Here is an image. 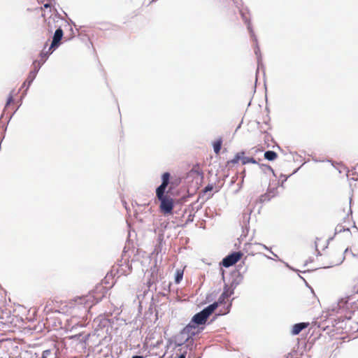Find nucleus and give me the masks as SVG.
Listing matches in <instances>:
<instances>
[{
	"mask_svg": "<svg viewBox=\"0 0 358 358\" xmlns=\"http://www.w3.org/2000/svg\"><path fill=\"white\" fill-rule=\"evenodd\" d=\"M336 231H339V232H341V227L338 226V227L336 228Z\"/></svg>",
	"mask_w": 358,
	"mask_h": 358,
	"instance_id": "nucleus-26",
	"label": "nucleus"
},
{
	"mask_svg": "<svg viewBox=\"0 0 358 358\" xmlns=\"http://www.w3.org/2000/svg\"><path fill=\"white\" fill-rule=\"evenodd\" d=\"M240 13H241V15L242 17L243 20L248 25V29H250V20L249 14L247 13H245L243 10H241Z\"/></svg>",
	"mask_w": 358,
	"mask_h": 358,
	"instance_id": "nucleus-14",
	"label": "nucleus"
},
{
	"mask_svg": "<svg viewBox=\"0 0 358 358\" xmlns=\"http://www.w3.org/2000/svg\"><path fill=\"white\" fill-rule=\"evenodd\" d=\"M61 304L55 300H48L44 307V312L46 314L51 313H65L66 310L64 308H60Z\"/></svg>",
	"mask_w": 358,
	"mask_h": 358,
	"instance_id": "nucleus-7",
	"label": "nucleus"
},
{
	"mask_svg": "<svg viewBox=\"0 0 358 358\" xmlns=\"http://www.w3.org/2000/svg\"><path fill=\"white\" fill-rule=\"evenodd\" d=\"M80 336V334H76L74 336H72L71 338H78Z\"/></svg>",
	"mask_w": 358,
	"mask_h": 358,
	"instance_id": "nucleus-24",
	"label": "nucleus"
},
{
	"mask_svg": "<svg viewBox=\"0 0 358 358\" xmlns=\"http://www.w3.org/2000/svg\"><path fill=\"white\" fill-rule=\"evenodd\" d=\"M267 249L266 245L258 243H249L245 245L244 250L249 255H255L261 252L262 249Z\"/></svg>",
	"mask_w": 358,
	"mask_h": 358,
	"instance_id": "nucleus-8",
	"label": "nucleus"
},
{
	"mask_svg": "<svg viewBox=\"0 0 358 358\" xmlns=\"http://www.w3.org/2000/svg\"><path fill=\"white\" fill-rule=\"evenodd\" d=\"M13 96H12V94H10L7 99V101H6V106H9L10 104V103L13 102Z\"/></svg>",
	"mask_w": 358,
	"mask_h": 358,
	"instance_id": "nucleus-19",
	"label": "nucleus"
},
{
	"mask_svg": "<svg viewBox=\"0 0 358 358\" xmlns=\"http://www.w3.org/2000/svg\"><path fill=\"white\" fill-rule=\"evenodd\" d=\"M52 22L55 23V18L49 17L47 20V27L48 31L49 33H52L53 29H56L55 34L53 36L52 41L50 46L48 48V50L45 52L44 50L41 53V57H42V60L43 62L45 61L46 58L50 55L53 51L57 48L60 45V41L63 37V30L61 29L59 26L57 24H55L52 27Z\"/></svg>",
	"mask_w": 358,
	"mask_h": 358,
	"instance_id": "nucleus-2",
	"label": "nucleus"
},
{
	"mask_svg": "<svg viewBox=\"0 0 358 358\" xmlns=\"http://www.w3.org/2000/svg\"><path fill=\"white\" fill-rule=\"evenodd\" d=\"M50 354V350H45L43 353V358L45 357L46 355H48Z\"/></svg>",
	"mask_w": 358,
	"mask_h": 358,
	"instance_id": "nucleus-23",
	"label": "nucleus"
},
{
	"mask_svg": "<svg viewBox=\"0 0 358 358\" xmlns=\"http://www.w3.org/2000/svg\"><path fill=\"white\" fill-rule=\"evenodd\" d=\"M357 292H358V289H357Z\"/></svg>",
	"mask_w": 358,
	"mask_h": 358,
	"instance_id": "nucleus-29",
	"label": "nucleus"
},
{
	"mask_svg": "<svg viewBox=\"0 0 358 358\" xmlns=\"http://www.w3.org/2000/svg\"><path fill=\"white\" fill-rule=\"evenodd\" d=\"M180 182V179L176 182L171 181V174L169 172H165L162 176V184L156 189V196L160 201L159 210L164 215L172 214L174 208L173 199L165 194L166 189L170 185L169 191H171L173 189V185H177Z\"/></svg>",
	"mask_w": 358,
	"mask_h": 358,
	"instance_id": "nucleus-1",
	"label": "nucleus"
},
{
	"mask_svg": "<svg viewBox=\"0 0 358 358\" xmlns=\"http://www.w3.org/2000/svg\"><path fill=\"white\" fill-rule=\"evenodd\" d=\"M264 157L268 161H273L278 157V155L274 151L268 150L265 152Z\"/></svg>",
	"mask_w": 358,
	"mask_h": 358,
	"instance_id": "nucleus-12",
	"label": "nucleus"
},
{
	"mask_svg": "<svg viewBox=\"0 0 358 358\" xmlns=\"http://www.w3.org/2000/svg\"><path fill=\"white\" fill-rule=\"evenodd\" d=\"M184 271L183 269H177L176 271L175 282L178 284L182 280Z\"/></svg>",
	"mask_w": 358,
	"mask_h": 358,
	"instance_id": "nucleus-13",
	"label": "nucleus"
},
{
	"mask_svg": "<svg viewBox=\"0 0 358 358\" xmlns=\"http://www.w3.org/2000/svg\"><path fill=\"white\" fill-rule=\"evenodd\" d=\"M310 325L309 322H301L293 325L291 334L294 336L298 335L303 329L307 328Z\"/></svg>",
	"mask_w": 358,
	"mask_h": 358,
	"instance_id": "nucleus-10",
	"label": "nucleus"
},
{
	"mask_svg": "<svg viewBox=\"0 0 358 358\" xmlns=\"http://www.w3.org/2000/svg\"><path fill=\"white\" fill-rule=\"evenodd\" d=\"M132 358H144L143 356H134Z\"/></svg>",
	"mask_w": 358,
	"mask_h": 358,
	"instance_id": "nucleus-27",
	"label": "nucleus"
},
{
	"mask_svg": "<svg viewBox=\"0 0 358 358\" xmlns=\"http://www.w3.org/2000/svg\"><path fill=\"white\" fill-rule=\"evenodd\" d=\"M213 189V185H207L205 187L204 192H208L212 191Z\"/></svg>",
	"mask_w": 358,
	"mask_h": 358,
	"instance_id": "nucleus-18",
	"label": "nucleus"
},
{
	"mask_svg": "<svg viewBox=\"0 0 358 358\" xmlns=\"http://www.w3.org/2000/svg\"><path fill=\"white\" fill-rule=\"evenodd\" d=\"M242 253L240 252H233L223 259L222 264L224 267H229L238 262L242 257Z\"/></svg>",
	"mask_w": 358,
	"mask_h": 358,
	"instance_id": "nucleus-9",
	"label": "nucleus"
},
{
	"mask_svg": "<svg viewBox=\"0 0 358 358\" xmlns=\"http://www.w3.org/2000/svg\"><path fill=\"white\" fill-rule=\"evenodd\" d=\"M222 145V138H219L216 141H215L213 143V150L215 154L218 155L220 152L221 148Z\"/></svg>",
	"mask_w": 358,
	"mask_h": 358,
	"instance_id": "nucleus-11",
	"label": "nucleus"
},
{
	"mask_svg": "<svg viewBox=\"0 0 358 358\" xmlns=\"http://www.w3.org/2000/svg\"><path fill=\"white\" fill-rule=\"evenodd\" d=\"M186 355H187V351H184L182 352H181L177 358H186Z\"/></svg>",
	"mask_w": 358,
	"mask_h": 358,
	"instance_id": "nucleus-20",
	"label": "nucleus"
},
{
	"mask_svg": "<svg viewBox=\"0 0 358 358\" xmlns=\"http://www.w3.org/2000/svg\"><path fill=\"white\" fill-rule=\"evenodd\" d=\"M99 302V300L96 299L94 295L90 294L88 295L84 296H79L75 298L72 301L70 302L71 304H81L84 305L85 307L91 308Z\"/></svg>",
	"mask_w": 358,
	"mask_h": 358,
	"instance_id": "nucleus-5",
	"label": "nucleus"
},
{
	"mask_svg": "<svg viewBox=\"0 0 358 358\" xmlns=\"http://www.w3.org/2000/svg\"><path fill=\"white\" fill-rule=\"evenodd\" d=\"M42 15L45 17V13H43Z\"/></svg>",
	"mask_w": 358,
	"mask_h": 358,
	"instance_id": "nucleus-28",
	"label": "nucleus"
},
{
	"mask_svg": "<svg viewBox=\"0 0 358 358\" xmlns=\"http://www.w3.org/2000/svg\"><path fill=\"white\" fill-rule=\"evenodd\" d=\"M239 161L241 162V164L243 165H245L247 164H258L257 160L255 158L246 156L245 152L241 151V152H237L234 155V157L232 159L227 162V166H229L231 164H236Z\"/></svg>",
	"mask_w": 358,
	"mask_h": 358,
	"instance_id": "nucleus-4",
	"label": "nucleus"
},
{
	"mask_svg": "<svg viewBox=\"0 0 358 358\" xmlns=\"http://www.w3.org/2000/svg\"><path fill=\"white\" fill-rule=\"evenodd\" d=\"M35 76H36V72H34V71L30 72L27 80L24 82V84L26 83H28V85H29L31 84V83L32 82V80L34 79Z\"/></svg>",
	"mask_w": 358,
	"mask_h": 358,
	"instance_id": "nucleus-16",
	"label": "nucleus"
},
{
	"mask_svg": "<svg viewBox=\"0 0 358 358\" xmlns=\"http://www.w3.org/2000/svg\"><path fill=\"white\" fill-rule=\"evenodd\" d=\"M213 304H216V308L221 307L218 313L221 315L227 314L229 312L230 308L231 306V303L229 302V299L224 296L223 294H221L217 301L213 303Z\"/></svg>",
	"mask_w": 358,
	"mask_h": 358,
	"instance_id": "nucleus-6",
	"label": "nucleus"
},
{
	"mask_svg": "<svg viewBox=\"0 0 358 358\" xmlns=\"http://www.w3.org/2000/svg\"><path fill=\"white\" fill-rule=\"evenodd\" d=\"M216 309V304H210L205 308L201 312L196 313L192 318V322L197 324H203L207 321L208 317Z\"/></svg>",
	"mask_w": 358,
	"mask_h": 358,
	"instance_id": "nucleus-3",
	"label": "nucleus"
},
{
	"mask_svg": "<svg viewBox=\"0 0 358 358\" xmlns=\"http://www.w3.org/2000/svg\"><path fill=\"white\" fill-rule=\"evenodd\" d=\"M343 259H344V257H343V255L341 254L340 256H339V258L337 260L332 262L331 264H334V265H338L341 263H342Z\"/></svg>",
	"mask_w": 358,
	"mask_h": 358,
	"instance_id": "nucleus-17",
	"label": "nucleus"
},
{
	"mask_svg": "<svg viewBox=\"0 0 358 358\" xmlns=\"http://www.w3.org/2000/svg\"><path fill=\"white\" fill-rule=\"evenodd\" d=\"M234 294V289L231 287L225 286L224 288V291L222 294L224 295L226 298L229 299V297Z\"/></svg>",
	"mask_w": 358,
	"mask_h": 358,
	"instance_id": "nucleus-15",
	"label": "nucleus"
},
{
	"mask_svg": "<svg viewBox=\"0 0 358 358\" xmlns=\"http://www.w3.org/2000/svg\"><path fill=\"white\" fill-rule=\"evenodd\" d=\"M43 9L45 11L46 9H49L50 11L51 10V6L49 3H45L43 6Z\"/></svg>",
	"mask_w": 358,
	"mask_h": 358,
	"instance_id": "nucleus-21",
	"label": "nucleus"
},
{
	"mask_svg": "<svg viewBox=\"0 0 358 358\" xmlns=\"http://www.w3.org/2000/svg\"><path fill=\"white\" fill-rule=\"evenodd\" d=\"M260 199H261L262 201H265L266 200L268 199V196L266 194H264V195H262L261 196Z\"/></svg>",
	"mask_w": 358,
	"mask_h": 358,
	"instance_id": "nucleus-22",
	"label": "nucleus"
},
{
	"mask_svg": "<svg viewBox=\"0 0 358 358\" xmlns=\"http://www.w3.org/2000/svg\"><path fill=\"white\" fill-rule=\"evenodd\" d=\"M50 17H52V16H50ZM55 17H56L55 16V17H52V18H55ZM55 23L52 22V27H54V25H55V24H56V21H55ZM57 22H59V20H57Z\"/></svg>",
	"mask_w": 358,
	"mask_h": 358,
	"instance_id": "nucleus-25",
	"label": "nucleus"
}]
</instances>
